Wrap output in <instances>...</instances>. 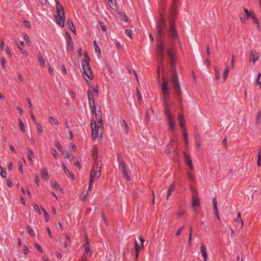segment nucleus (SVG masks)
Instances as JSON below:
<instances>
[{
    "mask_svg": "<svg viewBox=\"0 0 261 261\" xmlns=\"http://www.w3.org/2000/svg\"><path fill=\"white\" fill-rule=\"evenodd\" d=\"M176 42L169 41L168 42H165L164 41H158L156 45L157 62L159 63L163 62L165 56V52L166 51L173 70L172 73L167 76V80L164 79L163 83L160 86V88L161 90V94L163 98L164 112L167 119V128L171 135V138L168 145L172 147L175 152L178 149V139L177 136L175 132L176 127L175 117L172 113L171 109V105L173 103H170L168 101V99L170 96L168 82L171 83L177 99L180 100L182 92L177 76V71L175 69L176 51L173 46Z\"/></svg>",
    "mask_w": 261,
    "mask_h": 261,
    "instance_id": "1",
    "label": "nucleus"
},
{
    "mask_svg": "<svg viewBox=\"0 0 261 261\" xmlns=\"http://www.w3.org/2000/svg\"><path fill=\"white\" fill-rule=\"evenodd\" d=\"M95 114L96 121L92 119L91 120V127L92 132V139L95 141L97 138H101L103 133V123L101 119V113L99 111L92 112Z\"/></svg>",
    "mask_w": 261,
    "mask_h": 261,
    "instance_id": "2",
    "label": "nucleus"
},
{
    "mask_svg": "<svg viewBox=\"0 0 261 261\" xmlns=\"http://www.w3.org/2000/svg\"><path fill=\"white\" fill-rule=\"evenodd\" d=\"M93 158L94 160V163L93 164L90 173V179L94 180V179H97L100 177L102 164L101 162L98 160V153L96 151H93Z\"/></svg>",
    "mask_w": 261,
    "mask_h": 261,
    "instance_id": "3",
    "label": "nucleus"
},
{
    "mask_svg": "<svg viewBox=\"0 0 261 261\" xmlns=\"http://www.w3.org/2000/svg\"><path fill=\"white\" fill-rule=\"evenodd\" d=\"M57 23L61 27L64 26L65 16L63 8L59 3H57V15L55 16Z\"/></svg>",
    "mask_w": 261,
    "mask_h": 261,
    "instance_id": "4",
    "label": "nucleus"
},
{
    "mask_svg": "<svg viewBox=\"0 0 261 261\" xmlns=\"http://www.w3.org/2000/svg\"><path fill=\"white\" fill-rule=\"evenodd\" d=\"M85 59L82 61V65L84 72L87 77L91 80L93 78V74L89 65V58L87 53H85Z\"/></svg>",
    "mask_w": 261,
    "mask_h": 261,
    "instance_id": "5",
    "label": "nucleus"
},
{
    "mask_svg": "<svg viewBox=\"0 0 261 261\" xmlns=\"http://www.w3.org/2000/svg\"><path fill=\"white\" fill-rule=\"evenodd\" d=\"M88 96L91 111L92 112H95L96 105L94 101V97L96 96L91 90H88Z\"/></svg>",
    "mask_w": 261,
    "mask_h": 261,
    "instance_id": "6",
    "label": "nucleus"
},
{
    "mask_svg": "<svg viewBox=\"0 0 261 261\" xmlns=\"http://www.w3.org/2000/svg\"><path fill=\"white\" fill-rule=\"evenodd\" d=\"M260 54L255 50L251 49L249 51V61L253 63L256 62L259 58Z\"/></svg>",
    "mask_w": 261,
    "mask_h": 261,
    "instance_id": "7",
    "label": "nucleus"
},
{
    "mask_svg": "<svg viewBox=\"0 0 261 261\" xmlns=\"http://www.w3.org/2000/svg\"><path fill=\"white\" fill-rule=\"evenodd\" d=\"M184 156L185 159V162L187 165L188 166L189 169L191 170H193L194 167L193 165V163L192 160L189 155L186 154L185 152L184 153Z\"/></svg>",
    "mask_w": 261,
    "mask_h": 261,
    "instance_id": "8",
    "label": "nucleus"
},
{
    "mask_svg": "<svg viewBox=\"0 0 261 261\" xmlns=\"http://www.w3.org/2000/svg\"><path fill=\"white\" fill-rule=\"evenodd\" d=\"M119 168H120L122 170V171H123V173L124 174V175L125 176L126 180L127 181H129L130 178L128 175V174L127 172V170H126V167H125V164H124V162L123 161H121L120 163H119Z\"/></svg>",
    "mask_w": 261,
    "mask_h": 261,
    "instance_id": "9",
    "label": "nucleus"
},
{
    "mask_svg": "<svg viewBox=\"0 0 261 261\" xmlns=\"http://www.w3.org/2000/svg\"><path fill=\"white\" fill-rule=\"evenodd\" d=\"M40 171L42 179L45 181L47 180L49 178L47 169L46 168H44L42 169Z\"/></svg>",
    "mask_w": 261,
    "mask_h": 261,
    "instance_id": "10",
    "label": "nucleus"
},
{
    "mask_svg": "<svg viewBox=\"0 0 261 261\" xmlns=\"http://www.w3.org/2000/svg\"><path fill=\"white\" fill-rule=\"evenodd\" d=\"M200 250L204 261H207L208 255L206 252V249L203 244H201L200 246Z\"/></svg>",
    "mask_w": 261,
    "mask_h": 261,
    "instance_id": "11",
    "label": "nucleus"
},
{
    "mask_svg": "<svg viewBox=\"0 0 261 261\" xmlns=\"http://www.w3.org/2000/svg\"><path fill=\"white\" fill-rule=\"evenodd\" d=\"M212 202H213V204L215 213L216 215L217 218L218 219H219L220 217H219V215L218 206H217V199H216V197H215L213 199Z\"/></svg>",
    "mask_w": 261,
    "mask_h": 261,
    "instance_id": "12",
    "label": "nucleus"
},
{
    "mask_svg": "<svg viewBox=\"0 0 261 261\" xmlns=\"http://www.w3.org/2000/svg\"><path fill=\"white\" fill-rule=\"evenodd\" d=\"M212 202H213V204L215 213L216 215L217 218L218 219H219L220 217H219V215L218 206H217V199H216V197H215L213 199Z\"/></svg>",
    "mask_w": 261,
    "mask_h": 261,
    "instance_id": "13",
    "label": "nucleus"
},
{
    "mask_svg": "<svg viewBox=\"0 0 261 261\" xmlns=\"http://www.w3.org/2000/svg\"><path fill=\"white\" fill-rule=\"evenodd\" d=\"M87 243L85 246V254L89 255V256H91L92 254V252L90 251V245L88 241V238H86Z\"/></svg>",
    "mask_w": 261,
    "mask_h": 261,
    "instance_id": "14",
    "label": "nucleus"
},
{
    "mask_svg": "<svg viewBox=\"0 0 261 261\" xmlns=\"http://www.w3.org/2000/svg\"><path fill=\"white\" fill-rule=\"evenodd\" d=\"M116 12L117 13L118 16L121 20L124 21H127V16H126V15L125 14L120 12L118 10H116Z\"/></svg>",
    "mask_w": 261,
    "mask_h": 261,
    "instance_id": "15",
    "label": "nucleus"
},
{
    "mask_svg": "<svg viewBox=\"0 0 261 261\" xmlns=\"http://www.w3.org/2000/svg\"><path fill=\"white\" fill-rule=\"evenodd\" d=\"M175 187V182L172 183L168 190V192H167V196H166L167 199H168V198L170 197V196L172 194V192L174 191Z\"/></svg>",
    "mask_w": 261,
    "mask_h": 261,
    "instance_id": "16",
    "label": "nucleus"
},
{
    "mask_svg": "<svg viewBox=\"0 0 261 261\" xmlns=\"http://www.w3.org/2000/svg\"><path fill=\"white\" fill-rule=\"evenodd\" d=\"M192 204L193 207H195L199 206L200 205V201L199 199L197 197L193 196L192 197Z\"/></svg>",
    "mask_w": 261,
    "mask_h": 261,
    "instance_id": "17",
    "label": "nucleus"
},
{
    "mask_svg": "<svg viewBox=\"0 0 261 261\" xmlns=\"http://www.w3.org/2000/svg\"><path fill=\"white\" fill-rule=\"evenodd\" d=\"M67 22L70 31L73 33H75L76 31L75 27L73 25L72 21L70 19H68Z\"/></svg>",
    "mask_w": 261,
    "mask_h": 261,
    "instance_id": "18",
    "label": "nucleus"
},
{
    "mask_svg": "<svg viewBox=\"0 0 261 261\" xmlns=\"http://www.w3.org/2000/svg\"><path fill=\"white\" fill-rule=\"evenodd\" d=\"M28 151H29V154L28 155V159L30 162V163L33 165V158H34V153L33 152V151L29 148L28 149Z\"/></svg>",
    "mask_w": 261,
    "mask_h": 261,
    "instance_id": "19",
    "label": "nucleus"
},
{
    "mask_svg": "<svg viewBox=\"0 0 261 261\" xmlns=\"http://www.w3.org/2000/svg\"><path fill=\"white\" fill-rule=\"evenodd\" d=\"M178 120H179L180 126L181 127H183L184 126L185 123L183 115L182 114H179L178 115Z\"/></svg>",
    "mask_w": 261,
    "mask_h": 261,
    "instance_id": "20",
    "label": "nucleus"
},
{
    "mask_svg": "<svg viewBox=\"0 0 261 261\" xmlns=\"http://www.w3.org/2000/svg\"><path fill=\"white\" fill-rule=\"evenodd\" d=\"M234 221L237 223H240L241 226L240 228H242L244 225V222L241 219V215L240 212H239L237 214V218L234 220Z\"/></svg>",
    "mask_w": 261,
    "mask_h": 261,
    "instance_id": "21",
    "label": "nucleus"
},
{
    "mask_svg": "<svg viewBox=\"0 0 261 261\" xmlns=\"http://www.w3.org/2000/svg\"><path fill=\"white\" fill-rule=\"evenodd\" d=\"M48 120L49 123L51 125H53L54 124L56 125H58L59 124V121L57 119L54 118L53 116H49L48 117Z\"/></svg>",
    "mask_w": 261,
    "mask_h": 261,
    "instance_id": "22",
    "label": "nucleus"
},
{
    "mask_svg": "<svg viewBox=\"0 0 261 261\" xmlns=\"http://www.w3.org/2000/svg\"><path fill=\"white\" fill-rule=\"evenodd\" d=\"M67 49L69 50L73 49V41L71 37H69V39H67Z\"/></svg>",
    "mask_w": 261,
    "mask_h": 261,
    "instance_id": "23",
    "label": "nucleus"
},
{
    "mask_svg": "<svg viewBox=\"0 0 261 261\" xmlns=\"http://www.w3.org/2000/svg\"><path fill=\"white\" fill-rule=\"evenodd\" d=\"M214 69H215V73H216V79L217 80H219L220 79V69L218 68V67H217L216 66H214Z\"/></svg>",
    "mask_w": 261,
    "mask_h": 261,
    "instance_id": "24",
    "label": "nucleus"
},
{
    "mask_svg": "<svg viewBox=\"0 0 261 261\" xmlns=\"http://www.w3.org/2000/svg\"><path fill=\"white\" fill-rule=\"evenodd\" d=\"M64 172L66 175L69 177L71 179L73 180L75 179L73 173L71 171H70L68 169L66 170Z\"/></svg>",
    "mask_w": 261,
    "mask_h": 261,
    "instance_id": "25",
    "label": "nucleus"
},
{
    "mask_svg": "<svg viewBox=\"0 0 261 261\" xmlns=\"http://www.w3.org/2000/svg\"><path fill=\"white\" fill-rule=\"evenodd\" d=\"M135 250L136 251V259H137L138 258L139 256V252L140 250L141 247L140 246L137 244V242L136 240H135Z\"/></svg>",
    "mask_w": 261,
    "mask_h": 261,
    "instance_id": "26",
    "label": "nucleus"
},
{
    "mask_svg": "<svg viewBox=\"0 0 261 261\" xmlns=\"http://www.w3.org/2000/svg\"><path fill=\"white\" fill-rule=\"evenodd\" d=\"M93 43L95 48V51L97 53L98 56L99 57L101 53L100 49L96 44V42L95 41H94Z\"/></svg>",
    "mask_w": 261,
    "mask_h": 261,
    "instance_id": "27",
    "label": "nucleus"
},
{
    "mask_svg": "<svg viewBox=\"0 0 261 261\" xmlns=\"http://www.w3.org/2000/svg\"><path fill=\"white\" fill-rule=\"evenodd\" d=\"M109 2L110 3V7L113 10H115V11H116V10H118L117 9L116 4L115 2V1H114L113 0H109Z\"/></svg>",
    "mask_w": 261,
    "mask_h": 261,
    "instance_id": "28",
    "label": "nucleus"
},
{
    "mask_svg": "<svg viewBox=\"0 0 261 261\" xmlns=\"http://www.w3.org/2000/svg\"><path fill=\"white\" fill-rule=\"evenodd\" d=\"M195 141L196 143V146L198 148H199L201 144H200V137L198 134H195Z\"/></svg>",
    "mask_w": 261,
    "mask_h": 261,
    "instance_id": "29",
    "label": "nucleus"
},
{
    "mask_svg": "<svg viewBox=\"0 0 261 261\" xmlns=\"http://www.w3.org/2000/svg\"><path fill=\"white\" fill-rule=\"evenodd\" d=\"M244 12L246 14L247 19H249V18H251L252 14H254V12L252 11V12H250L247 9H246V8L244 9Z\"/></svg>",
    "mask_w": 261,
    "mask_h": 261,
    "instance_id": "30",
    "label": "nucleus"
},
{
    "mask_svg": "<svg viewBox=\"0 0 261 261\" xmlns=\"http://www.w3.org/2000/svg\"><path fill=\"white\" fill-rule=\"evenodd\" d=\"M229 66H226L224 71V73H223V80L224 81H225L227 77V75H228V72H229Z\"/></svg>",
    "mask_w": 261,
    "mask_h": 261,
    "instance_id": "31",
    "label": "nucleus"
},
{
    "mask_svg": "<svg viewBox=\"0 0 261 261\" xmlns=\"http://www.w3.org/2000/svg\"><path fill=\"white\" fill-rule=\"evenodd\" d=\"M18 122H19V127H20V129L21 131L22 132H25L24 125L23 124L22 121L21 120V119H18Z\"/></svg>",
    "mask_w": 261,
    "mask_h": 261,
    "instance_id": "32",
    "label": "nucleus"
},
{
    "mask_svg": "<svg viewBox=\"0 0 261 261\" xmlns=\"http://www.w3.org/2000/svg\"><path fill=\"white\" fill-rule=\"evenodd\" d=\"M186 211L184 210H179L177 213V215L178 217H181L185 215Z\"/></svg>",
    "mask_w": 261,
    "mask_h": 261,
    "instance_id": "33",
    "label": "nucleus"
},
{
    "mask_svg": "<svg viewBox=\"0 0 261 261\" xmlns=\"http://www.w3.org/2000/svg\"><path fill=\"white\" fill-rule=\"evenodd\" d=\"M256 121L257 124L261 123V111H259L256 117Z\"/></svg>",
    "mask_w": 261,
    "mask_h": 261,
    "instance_id": "34",
    "label": "nucleus"
},
{
    "mask_svg": "<svg viewBox=\"0 0 261 261\" xmlns=\"http://www.w3.org/2000/svg\"><path fill=\"white\" fill-rule=\"evenodd\" d=\"M65 156H66V158H67V159H68L69 160H70V161H72L73 160V159H75V158L73 156H72L71 154H70V153L69 151H67L66 152V154H65Z\"/></svg>",
    "mask_w": 261,
    "mask_h": 261,
    "instance_id": "35",
    "label": "nucleus"
},
{
    "mask_svg": "<svg viewBox=\"0 0 261 261\" xmlns=\"http://www.w3.org/2000/svg\"><path fill=\"white\" fill-rule=\"evenodd\" d=\"M0 168L1 169V175L3 178H6L7 176V172L6 170L4 168H3L2 166H0Z\"/></svg>",
    "mask_w": 261,
    "mask_h": 261,
    "instance_id": "36",
    "label": "nucleus"
},
{
    "mask_svg": "<svg viewBox=\"0 0 261 261\" xmlns=\"http://www.w3.org/2000/svg\"><path fill=\"white\" fill-rule=\"evenodd\" d=\"M53 187L56 190H59L61 191H63L62 188L56 182L53 183Z\"/></svg>",
    "mask_w": 261,
    "mask_h": 261,
    "instance_id": "37",
    "label": "nucleus"
},
{
    "mask_svg": "<svg viewBox=\"0 0 261 261\" xmlns=\"http://www.w3.org/2000/svg\"><path fill=\"white\" fill-rule=\"evenodd\" d=\"M36 125L37 126V131H38V133L40 135H41L42 134L43 130H42L41 124L40 123H38Z\"/></svg>",
    "mask_w": 261,
    "mask_h": 261,
    "instance_id": "38",
    "label": "nucleus"
},
{
    "mask_svg": "<svg viewBox=\"0 0 261 261\" xmlns=\"http://www.w3.org/2000/svg\"><path fill=\"white\" fill-rule=\"evenodd\" d=\"M251 18L253 20L254 22L257 25V28H259V21L255 15V14H252Z\"/></svg>",
    "mask_w": 261,
    "mask_h": 261,
    "instance_id": "39",
    "label": "nucleus"
},
{
    "mask_svg": "<svg viewBox=\"0 0 261 261\" xmlns=\"http://www.w3.org/2000/svg\"><path fill=\"white\" fill-rule=\"evenodd\" d=\"M123 123L124 124V129H125V133H128V130H129V128H128V125H127L126 121L125 120H123Z\"/></svg>",
    "mask_w": 261,
    "mask_h": 261,
    "instance_id": "40",
    "label": "nucleus"
},
{
    "mask_svg": "<svg viewBox=\"0 0 261 261\" xmlns=\"http://www.w3.org/2000/svg\"><path fill=\"white\" fill-rule=\"evenodd\" d=\"M23 36H24V39L26 42V43L28 45H30L31 44V41L30 40L29 36L27 34H24Z\"/></svg>",
    "mask_w": 261,
    "mask_h": 261,
    "instance_id": "41",
    "label": "nucleus"
},
{
    "mask_svg": "<svg viewBox=\"0 0 261 261\" xmlns=\"http://www.w3.org/2000/svg\"><path fill=\"white\" fill-rule=\"evenodd\" d=\"M39 61L42 66H45V60H44L42 56L40 55L39 56Z\"/></svg>",
    "mask_w": 261,
    "mask_h": 261,
    "instance_id": "42",
    "label": "nucleus"
},
{
    "mask_svg": "<svg viewBox=\"0 0 261 261\" xmlns=\"http://www.w3.org/2000/svg\"><path fill=\"white\" fill-rule=\"evenodd\" d=\"M27 229L30 235H31L32 236H35V232L34 230L31 228V227L28 226L27 227Z\"/></svg>",
    "mask_w": 261,
    "mask_h": 261,
    "instance_id": "43",
    "label": "nucleus"
},
{
    "mask_svg": "<svg viewBox=\"0 0 261 261\" xmlns=\"http://www.w3.org/2000/svg\"><path fill=\"white\" fill-rule=\"evenodd\" d=\"M33 207L34 208L35 210V211L39 214H41V210L39 208V207L38 206V205L35 203L33 204Z\"/></svg>",
    "mask_w": 261,
    "mask_h": 261,
    "instance_id": "44",
    "label": "nucleus"
},
{
    "mask_svg": "<svg viewBox=\"0 0 261 261\" xmlns=\"http://www.w3.org/2000/svg\"><path fill=\"white\" fill-rule=\"evenodd\" d=\"M137 95L138 97V100L140 102L142 100V98L141 95V93L139 90L138 88L137 89Z\"/></svg>",
    "mask_w": 261,
    "mask_h": 261,
    "instance_id": "45",
    "label": "nucleus"
},
{
    "mask_svg": "<svg viewBox=\"0 0 261 261\" xmlns=\"http://www.w3.org/2000/svg\"><path fill=\"white\" fill-rule=\"evenodd\" d=\"M51 152L56 159L58 158V153L55 149H52Z\"/></svg>",
    "mask_w": 261,
    "mask_h": 261,
    "instance_id": "46",
    "label": "nucleus"
},
{
    "mask_svg": "<svg viewBox=\"0 0 261 261\" xmlns=\"http://www.w3.org/2000/svg\"><path fill=\"white\" fill-rule=\"evenodd\" d=\"M42 210L44 213L46 222L48 221V220H49L48 214L47 213L46 211L43 208H42Z\"/></svg>",
    "mask_w": 261,
    "mask_h": 261,
    "instance_id": "47",
    "label": "nucleus"
},
{
    "mask_svg": "<svg viewBox=\"0 0 261 261\" xmlns=\"http://www.w3.org/2000/svg\"><path fill=\"white\" fill-rule=\"evenodd\" d=\"M99 23H100V25L102 30L105 32L107 31V27L105 24L104 22L99 21Z\"/></svg>",
    "mask_w": 261,
    "mask_h": 261,
    "instance_id": "48",
    "label": "nucleus"
},
{
    "mask_svg": "<svg viewBox=\"0 0 261 261\" xmlns=\"http://www.w3.org/2000/svg\"><path fill=\"white\" fill-rule=\"evenodd\" d=\"M184 136L185 140V143H186V145L187 146L188 144V135H187V132H186V130H184Z\"/></svg>",
    "mask_w": 261,
    "mask_h": 261,
    "instance_id": "49",
    "label": "nucleus"
},
{
    "mask_svg": "<svg viewBox=\"0 0 261 261\" xmlns=\"http://www.w3.org/2000/svg\"><path fill=\"white\" fill-rule=\"evenodd\" d=\"M125 34L130 38L132 37V31L130 29H126L125 31Z\"/></svg>",
    "mask_w": 261,
    "mask_h": 261,
    "instance_id": "50",
    "label": "nucleus"
},
{
    "mask_svg": "<svg viewBox=\"0 0 261 261\" xmlns=\"http://www.w3.org/2000/svg\"><path fill=\"white\" fill-rule=\"evenodd\" d=\"M35 247L36 248V249L40 252H43V250L41 247V246L38 244V243H35Z\"/></svg>",
    "mask_w": 261,
    "mask_h": 261,
    "instance_id": "51",
    "label": "nucleus"
},
{
    "mask_svg": "<svg viewBox=\"0 0 261 261\" xmlns=\"http://www.w3.org/2000/svg\"><path fill=\"white\" fill-rule=\"evenodd\" d=\"M17 74L18 78L20 80V83L21 84H23L24 83V80H23V79L21 73H19V72H18Z\"/></svg>",
    "mask_w": 261,
    "mask_h": 261,
    "instance_id": "52",
    "label": "nucleus"
},
{
    "mask_svg": "<svg viewBox=\"0 0 261 261\" xmlns=\"http://www.w3.org/2000/svg\"><path fill=\"white\" fill-rule=\"evenodd\" d=\"M23 249V252L25 254H27L28 253H29L30 252V251L28 249V248H27V246L24 245Z\"/></svg>",
    "mask_w": 261,
    "mask_h": 261,
    "instance_id": "53",
    "label": "nucleus"
},
{
    "mask_svg": "<svg viewBox=\"0 0 261 261\" xmlns=\"http://www.w3.org/2000/svg\"><path fill=\"white\" fill-rule=\"evenodd\" d=\"M31 117L32 118V120H33V121L34 122V123L36 124L37 123H38V122H37V120L36 119V117H35L34 115L33 114V112H31Z\"/></svg>",
    "mask_w": 261,
    "mask_h": 261,
    "instance_id": "54",
    "label": "nucleus"
},
{
    "mask_svg": "<svg viewBox=\"0 0 261 261\" xmlns=\"http://www.w3.org/2000/svg\"><path fill=\"white\" fill-rule=\"evenodd\" d=\"M23 23H24V25H25V27L26 28H29V29H30L31 28V24H30V22L28 21L24 20L23 21Z\"/></svg>",
    "mask_w": 261,
    "mask_h": 261,
    "instance_id": "55",
    "label": "nucleus"
},
{
    "mask_svg": "<svg viewBox=\"0 0 261 261\" xmlns=\"http://www.w3.org/2000/svg\"><path fill=\"white\" fill-rule=\"evenodd\" d=\"M18 48H19V50H20V52H21L22 54H23V55H25V56H28V51H26V50H24V49H23L21 48L20 47H19V46H18Z\"/></svg>",
    "mask_w": 261,
    "mask_h": 261,
    "instance_id": "56",
    "label": "nucleus"
},
{
    "mask_svg": "<svg viewBox=\"0 0 261 261\" xmlns=\"http://www.w3.org/2000/svg\"><path fill=\"white\" fill-rule=\"evenodd\" d=\"M183 229H184L183 226L180 227V228H179L176 232V236H178L181 233V232H182Z\"/></svg>",
    "mask_w": 261,
    "mask_h": 261,
    "instance_id": "57",
    "label": "nucleus"
},
{
    "mask_svg": "<svg viewBox=\"0 0 261 261\" xmlns=\"http://www.w3.org/2000/svg\"><path fill=\"white\" fill-rule=\"evenodd\" d=\"M172 149V147L168 145L167 147L166 148L165 151L166 153L168 154L170 153V149Z\"/></svg>",
    "mask_w": 261,
    "mask_h": 261,
    "instance_id": "58",
    "label": "nucleus"
},
{
    "mask_svg": "<svg viewBox=\"0 0 261 261\" xmlns=\"http://www.w3.org/2000/svg\"><path fill=\"white\" fill-rule=\"evenodd\" d=\"M240 18H241V21H242V22L243 23H245V22H246V19H247V18H245V17L244 16V15H243V14H242V15L241 14V15H240Z\"/></svg>",
    "mask_w": 261,
    "mask_h": 261,
    "instance_id": "59",
    "label": "nucleus"
},
{
    "mask_svg": "<svg viewBox=\"0 0 261 261\" xmlns=\"http://www.w3.org/2000/svg\"><path fill=\"white\" fill-rule=\"evenodd\" d=\"M35 181L37 186L39 185L40 180L38 175H36L35 177Z\"/></svg>",
    "mask_w": 261,
    "mask_h": 261,
    "instance_id": "60",
    "label": "nucleus"
},
{
    "mask_svg": "<svg viewBox=\"0 0 261 261\" xmlns=\"http://www.w3.org/2000/svg\"><path fill=\"white\" fill-rule=\"evenodd\" d=\"M257 165L259 167L261 165V154L259 153L258 156Z\"/></svg>",
    "mask_w": 261,
    "mask_h": 261,
    "instance_id": "61",
    "label": "nucleus"
},
{
    "mask_svg": "<svg viewBox=\"0 0 261 261\" xmlns=\"http://www.w3.org/2000/svg\"><path fill=\"white\" fill-rule=\"evenodd\" d=\"M116 45L119 50H121L122 49V45L117 41L116 42Z\"/></svg>",
    "mask_w": 261,
    "mask_h": 261,
    "instance_id": "62",
    "label": "nucleus"
},
{
    "mask_svg": "<svg viewBox=\"0 0 261 261\" xmlns=\"http://www.w3.org/2000/svg\"><path fill=\"white\" fill-rule=\"evenodd\" d=\"M92 91L94 92L96 96H97L98 95L97 89L95 87L92 88Z\"/></svg>",
    "mask_w": 261,
    "mask_h": 261,
    "instance_id": "63",
    "label": "nucleus"
},
{
    "mask_svg": "<svg viewBox=\"0 0 261 261\" xmlns=\"http://www.w3.org/2000/svg\"><path fill=\"white\" fill-rule=\"evenodd\" d=\"M6 53L10 56H12V53L9 47H7L6 49Z\"/></svg>",
    "mask_w": 261,
    "mask_h": 261,
    "instance_id": "64",
    "label": "nucleus"
}]
</instances>
